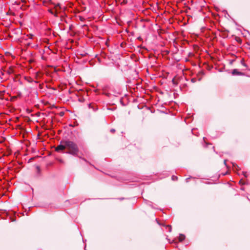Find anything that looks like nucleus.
Here are the masks:
<instances>
[{"instance_id": "1", "label": "nucleus", "mask_w": 250, "mask_h": 250, "mask_svg": "<svg viewBox=\"0 0 250 250\" xmlns=\"http://www.w3.org/2000/svg\"><path fill=\"white\" fill-rule=\"evenodd\" d=\"M66 148L68 150V153L76 156L79 152L78 147L74 142L71 141H65Z\"/></svg>"}, {"instance_id": "7", "label": "nucleus", "mask_w": 250, "mask_h": 250, "mask_svg": "<svg viewBox=\"0 0 250 250\" xmlns=\"http://www.w3.org/2000/svg\"><path fill=\"white\" fill-rule=\"evenodd\" d=\"M115 131V130L114 129H111L110 130V132H112V133H114Z\"/></svg>"}, {"instance_id": "4", "label": "nucleus", "mask_w": 250, "mask_h": 250, "mask_svg": "<svg viewBox=\"0 0 250 250\" xmlns=\"http://www.w3.org/2000/svg\"><path fill=\"white\" fill-rule=\"evenodd\" d=\"M185 236L184 235L180 234L179 237V241L182 242V241H183L185 239Z\"/></svg>"}, {"instance_id": "6", "label": "nucleus", "mask_w": 250, "mask_h": 250, "mask_svg": "<svg viewBox=\"0 0 250 250\" xmlns=\"http://www.w3.org/2000/svg\"><path fill=\"white\" fill-rule=\"evenodd\" d=\"M167 227L168 228V231L170 232V231H171V226H170L168 225V226H167Z\"/></svg>"}, {"instance_id": "2", "label": "nucleus", "mask_w": 250, "mask_h": 250, "mask_svg": "<svg viewBox=\"0 0 250 250\" xmlns=\"http://www.w3.org/2000/svg\"><path fill=\"white\" fill-rule=\"evenodd\" d=\"M66 148L65 141H61V144L58 146L56 148L55 150L57 152H59L61 150H63Z\"/></svg>"}, {"instance_id": "3", "label": "nucleus", "mask_w": 250, "mask_h": 250, "mask_svg": "<svg viewBox=\"0 0 250 250\" xmlns=\"http://www.w3.org/2000/svg\"><path fill=\"white\" fill-rule=\"evenodd\" d=\"M232 74L233 75H243L242 73L239 72L237 69H234L232 72Z\"/></svg>"}, {"instance_id": "8", "label": "nucleus", "mask_w": 250, "mask_h": 250, "mask_svg": "<svg viewBox=\"0 0 250 250\" xmlns=\"http://www.w3.org/2000/svg\"><path fill=\"white\" fill-rule=\"evenodd\" d=\"M33 37V35H30L29 38L30 39H32Z\"/></svg>"}, {"instance_id": "5", "label": "nucleus", "mask_w": 250, "mask_h": 250, "mask_svg": "<svg viewBox=\"0 0 250 250\" xmlns=\"http://www.w3.org/2000/svg\"><path fill=\"white\" fill-rule=\"evenodd\" d=\"M171 178H172V180H177L178 178L176 176H172Z\"/></svg>"}]
</instances>
